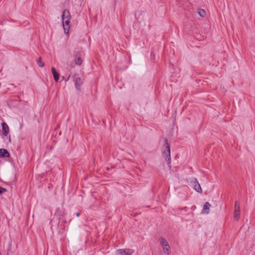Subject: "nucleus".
<instances>
[{
	"label": "nucleus",
	"instance_id": "nucleus-1",
	"mask_svg": "<svg viewBox=\"0 0 255 255\" xmlns=\"http://www.w3.org/2000/svg\"><path fill=\"white\" fill-rule=\"evenodd\" d=\"M164 146L165 147V149L163 152V155L165 158V160L167 162V164H168L169 167L171 168L170 163H171V156H170V145L168 143V140L167 139H164Z\"/></svg>",
	"mask_w": 255,
	"mask_h": 255
},
{
	"label": "nucleus",
	"instance_id": "nucleus-2",
	"mask_svg": "<svg viewBox=\"0 0 255 255\" xmlns=\"http://www.w3.org/2000/svg\"><path fill=\"white\" fill-rule=\"evenodd\" d=\"M118 255H131L134 253V250L130 249H119L117 251Z\"/></svg>",
	"mask_w": 255,
	"mask_h": 255
},
{
	"label": "nucleus",
	"instance_id": "nucleus-3",
	"mask_svg": "<svg viewBox=\"0 0 255 255\" xmlns=\"http://www.w3.org/2000/svg\"><path fill=\"white\" fill-rule=\"evenodd\" d=\"M193 185V188L198 193H201L202 192L201 186L197 181V179L194 178L192 181Z\"/></svg>",
	"mask_w": 255,
	"mask_h": 255
},
{
	"label": "nucleus",
	"instance_id": "nucleus-4",
	"mask_svg": "<svg viewBox=\"0 0 255 255\" xmlns=\"http://www.w3.org/2000/svg\"><path fill=\"white\" fill-rule=\"evenodd\" d=\"M70 19L62 20L63 29L65 33L68 34L70 29Z\"/></svg>",
	"mask_w": 255,
	"mask_h": 255
},
{
	"label": "nucleus",
	"instance_id": "nucleus-5",
	"mask_svg": "<svg viewBox=\"0 0 255 255\" xmlns=\"http://www.w3.org/2000/svg\"><path fill=\"white\" fill-rule=\"evenodd\" d=\"M2 126V134L7 136L9 133V127L6 123L3 122L1 124Z\"/></svg>",
	"mask_w": 255,
	"mask_h": 255
},
{
	"label": "nucleus",
	"instance_id": "nucleus-6",
	"mask_svg": "<svg viewBox=\"0 0 255 255\" xmlns=\"http://www.w3.org/2000/svg\"><path fill=\"white\" fill-rule=\"evenodd\" d=\"M71 16L70 13L69 11L66 9L63 11L62 15V20L64 19H71Z\"/></svg>",
	"mask_w": 255,
	"mask_h": 255
},
{
	"label": "nucleus",
	"instance_id": "nucleus-7",
	"mask_svg": "<svg viewBox=\"0 0 255 255\" xmlns=\"http://www.w3.org/2000/svg\"><path fill=\"white\" fill-rule=\"evenodd\" d=\"M211 206V204L209 202H206L203 206L202 213L208 214L209 213V209Z\"/></svg>",
	"mask_w": 255,
	"mask_h": 255
},
{
	"label": "nucleus",
	"instance_id": "nucleus-8",
	"mask_svg": "<svg viewBox=\"0 0 255 255\" xmlns=\"http://www.w3.org/2000/svg\"><path fill=\"white\" fill-rule=\"evenodd\" d=\"M51 72H52V75L53 76L54 80L56 82H58L59 79V73L56 71L55 68L54 67H52L51 68Z\"/></svg>",
	"mask_w": 255,
	"mask_h": 255
},
{
	"label": "nucleus",
	"instance_id": "nucleus-9",
	"mask_svg": "<svg viewBox=\"0 0 255 255\" xmlns=\"http://www.w3.org/2000/svg\"><path fill=\"white\" fill-rule=\"evenodd\" d=\"M9 156V153L7 150L6 149H0V157H8Z\"/></svg>",
	"mask_w": 255,
	"mask_h": 255
},
{
	"label": "nucleus",
	"instance_id": "nucleus-10",
	"mask_svg": "<svg viewBox=\"0 0 255 255\" xmlns=\"http://www.w3.org/2000/svg\"><path fill=\"white\" fill-rule=\"evenodd\" d=\"M82 84V80L80 77H77L75 79V86L76 88L79 90Z\"/></svg>",
	"mask_w": 255,
	"mask_h": 255
},
{
	"label": "nucleus",
	"instance_id": "nucleus-11",
	"mask_svg": "<svg viewBox=\"0 0 255 255\" xmlns=\"http://www.w3.org/2000/svg\"><path fill=\"white\" fill-rule=\"evenodd\" d=\"M75 63L78 66H80L82 63V59L78 54H77L75 56Z\"/></svg>",
	"mask_w": 255,
	"mask_h": 255
},
{
	"label": "nucleus",
	"instance_id": "nucleus-12",
	"mask_svg": "<svg viewBox=\"0 0 255 255\" xmlns=\"http://www.w3.org/2000/svg\"><path fill=\"white\" fill-rule=\"evenodd\" d=\"M160 244L162 246V247L169 245L168 242L167 241V240L165 239H164L163 238H161L160 239Z\"/></svg>",
	"mask_w": 255,
	"mask_h": 255
},
{
	"label": "nucleus",
	"instance_id": "nucleus-13",
	"mask_svg": "<svg viewBox=\"0 0 255 255\" xmlns=\"http://www.w3.org/2000/svg\"><path fill=\"white\" fill-rule=\"evenodd\" d=\"M198 13L201 17H205L206 16V13L204 9H199Z\"/></svg>",
	"mask_w": 255,
	"mask_h": 255
},
{
	"label": "nucleus",
	"instance_id": "nucleus-14",
	"mask_svg": "<svg viewBox=\"0 0 255 255\" xmlns=\"http://www.w3.org/2000/svg\"><path fill=\"white\" fill-rule=\"evenodd\" d=\"M163 251H164V252L165 253V254H166L168 255L169 254L170 249V247L169 245L167 246L163 247Z\"/></svg>",
	"mask_w": 255,
	"mask_h": 255
},
{
	"label": "nucleus",
	"instance_id": "nucleus-15",
	"mask_svg": "<svg viewBox=\"0 0 255 255\" xmlns=\"http://www.w3.org/2000/svg\"><path fill=\"white\" fill-rule=\"evenodd\" d=\"M37 64L40 67H43L44 66V63L42 61L41 58H39L38 60L37 61Z\"/></svg>",
	"mask_w": 255,
	"mask_h": 255
},
{
	"label": "nucleus",
	"instance_id": "nucleus-16",
	"mask_svg": "<svg viewBox=\"0 0 255 255\" xmlns=\"http://www.w3.org/2000/svg\"><path fill=\"white\" fill-rule=\"evenodd\" d=\"M240 211H235L234 212V218L236 220H238L239 217H240Z\"/></svg>",
	"mask_w": 255,
	"mask_h": 255
},
{
	"label": "nucleus",
	"instance_id": "nucleus-17",
	"mask_svg": "<svg viewBox=\"0 0 255 255\" xmlns=\"http://www.w3.org/2000/svg\"><path fill=\"white\" fill-rule=\"evenodd\" d=\"M235 211H240V206L239 205V203L237 201H236L235 203Z\"/></svg>",
	"mask_w": 255,
	"mask_h": 255
},
{
	"label": "nucleus",
	"instance_id": "nucleus-18",
	"mask_svg": "<svg viewBox=\"0 0 255 255\" xmlns=\"http://www.w3.org/2000/svg\"><path fill=\"white\" fill-rule=\"evenodd\" d=\"M6 191V189L5 188L0 187V194H1L3 192Z\"/></svg>",
	"mask_w": 255,
	"mask_h": 255
},
{
	"label": "nucleus",
	"instance_id": "nucleus-19",
	"mask_svg": "<svg viewBox=\"0 0 255 255\" xmlns=\"http://www.w3.org/2000/svg\"><path fill=\"white\" fill-rule=\"evenodd\" d=\"M80 215V213L78 212L76 213V216L79 217Z\"/></svg>",
	"mask_w": 255,
	"mask_h": 255
},
{
	"label": "nucleus",
	"instance_id": "nucleus-20",
	"mask_svg": "<svg viewBox=\"0 0 255 255\" xmlns=\"http://www.w3.org/2000/svg\"><path fill=\"white\" fill-rule=\"evenodd\" d=\"M184 209L185 210H186V209H187V207H184Z\"/></svg>",
	"mask_w": 255,
	"mask_h": 255
}]
</instances>
